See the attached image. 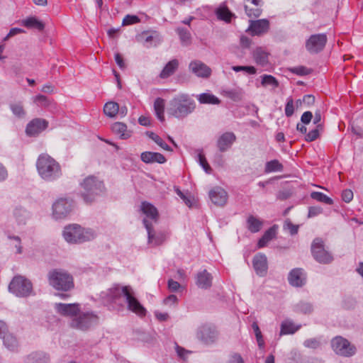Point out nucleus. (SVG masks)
Here are the masks:
<instances>
[{
	"instance_id": "f257e3e1",
	"label": "nucleus",
	"mask_w": 363,
	"mask_h": 363,
	"mask_svg": "<svg viewBox=\"0 0 363 363\" xmlns=\"http://www.w3.org/2000/svg\"><path fill=\"white\" fill-rule=\"evenodd\" d=\"M122 297L125 298L127 308L130 311L140 317L146 315V309L138 300L135 291L130 286L114 284L99 294V298L103 304L111 306L118 311L124 309Z\"/></svg>"
},
{
	"instance_id": "f03ea898",
	"label": "nucleus",
	"mask_w": 363,
	"mask_h": 363,
	"mask_svg": "<svg viewBox=\"0 0 363 363\" xmlns=\"http://www.w3.org/2000/svg\"><path fill=\"white\" fill-rule=\"evenodd\" d=\"M196 109L195 101L187 94H179L169 102L167 113L179 120L186 118Z\"/></svg>"
},
{
	"instance_id": "7ed1b4c3",
	"label": "nucleus",
	"mask_w": 363,
	"mask_h": 363,
	"mask_svg": "<svg viewBox=\"0 0 363 363\" xmlns=\"http://www.w3.org/2000/svg\"><path fill=\"white\" fill-rule=\"evenodd\" d=\"M36 167L40 177L47 182L55 181L62 175L60 164L48 154L39 155Z\"/></svg>"
},
{
	"instance_id": "20e7f679",
	"label": "nucleus",
	"mask_w": 363,
	"mask_h": 363,
	"mask_svg": "<svg viewBox=\"0 0 363 363\" xmlns=\"http://www.w3.org/2000/svg\"><path fill=\"white\" fill-rule=\"evenodd\" d=\"M63 238L72 244H79L94 240L96 233L90 228H84L77 224H72L65 227Z\"/></svg>"
},
{
	"instance_id": "39448f33",
	"label": "nucleus",
	"mask_w": 363,
	"mask_h": 363,
	"mask_svg": "<svg viewBox=\"0 0 363 363\" xmlns=\"http://www.w3.org/2000/svg\"><path fill=\"white\" fill-rule=\"evenodd\" d=\"M80 185L83 189L81 191V196L84 202L87 203L92 202L96 196L99 195L104 191V183L94 176L85 178Z\"/></svg>"
},
{
	"instance_id": "423d86ee",
	"label": "nucleus",
	"mask_w": 363,
	"mask_h": 363,
	"mask_svg": "<svg viewBox=\"0 0 363 363\" xmlns=\"http://www.w3.org/2000/svg\"><path fill=\"white\" fill-rule=\"evenodd\" d=\"M50 286L57 290L67 291L74 288L73 277L62 269H54L48 273Z\"/></svg>"
},
{
	"instance_id": "0eeeda50",
	"label": "nucleus",
	"mask_w": 363,
	"mask_h": 363,
	"mask_svg": "<svg viewBox=\"0 0 363 363\" xmlns=\"http://www.w3.org/2000/svg\"><path fill=\"white\" fill-rule=\"evenodd\" d=\"M9 290L18 297H28L33 293V284L25 277L16 275L10 282Z\"/></svg>"
},
{
	"instance_id": "6e6552de",
	"label": "nucleus",
	"mask_w": 363,
	"mask_h": 363,
	"mask_svg": "<svg viewBox=\"0 0 363 363\" xmlns=\"http://www.w3.org/2000/svg\"><path fill=\"white\" fill-rule=\"evenodd\" d=\"M98 316L92 312L79 313L72 318L70 326L73 328L86 330L98 323Z\"/></svg>"
},
{
	"instance_id": "1a4fd4ad",
	"label": "nucleus",
	"mask_w": 363,
	"mask_h": 363,
	"mask_svg": "<svg viewBox=\"0 0 363 363\" xmlns=\"http://www.w3.org/2000/svg\"><path fill=\"white\" fill-rule=\"evenodd\" d=\"M311 252L314 259L320 264H329L333 259L332 255L325 249L323 240L319 238L313 240Z\"/></svg>"
},
{
	"instance_id": "9d476101",
	"label": "nucleus",
	"mask_w": 363,
	"mask_h": 363,
	"mask_svg": "<svg viewBox=\"0 0 363 363\" xmlns=\"http://www.w3.org/2000/svg\"><path fill=\"white\" fill-rule=\"evenodd\" d=\"M331 345L335 352L341 356L350 357L356 352V347L341 336L334 337L331 341Z\"/></svg>"
},
{
	"instance_id": "9b49d317",
	"label": "nucleus",
	"mask_w": 363,
	"mask_h": 363,
	"mask_svg": "<svg viewBox=\"0 0 363 363\" xmlns=\"http://www.w3.org/2000/svg\"><path fill=\"white\" fill-rule=\"evenodd\" d=\"M327 41V36L324 33L311 35L306 41V49L311 54L318 53L324 49Z\"/></svg>"
},
{
	"instance_id": "f8f14e48",
	"label": "nucleus",
	"mask_w": 363,
	"mask_h": 363,
	"mask_svg": "<svg viewBox=\"0 0 363 363\" xmlns=\"http://www.w3.org/2000/svg\"><path fill=\"white\" fill-rule=\"evenodd\" d=\"M143 224L147 232V242L152 246H158L162 245L167 238V233L165 232H156L152 223L147 219H143Z\"/></svg>"
},
{
	"instance_id": "ddd939ff",
	"label": "nucleus",
	"mask_w": 363,
	"mask_h": 363,
	"mask_svg": "<svg viewBox=\"0 0 363 363\" xmlns=\"http://www.w3.org/2000/svg\"><path fill=\"white\" fill-rule=\"evenodd\" d=\"M72 208V201L60 199L52 205V215L55 219H62L67 216Z\"/></svg>"
},
{
	"instance_id": "4468645a",
	"label": "nucleus",
	"mask_w": 363,
	"mask_h": 363,
	"mask_svg": "<svg viewBox=\"0 0 363 363\" xmlns=\"http://www.w3.org/2000/svg\"><path fill=\"white\" fill-rule=\"evenodd\" d=\"M56 312L63 316L75 318L80 312V305L79 303H62L55 304Z\"/></svg>"
},
{
	"instance_id": "2eb2a0df",
	"label": "nucleus",
	"mask_w": 363,
	"mask_h": 363,
	"mask_svg": "<svg viewBox=\"0 0 363 363\" xmlns=\"http://www.w3.org/2000/svg\"><path fill=\"white\" fill-rule=\"evenodd\" d=\"M218 337V332L215 327L211 325H203L197 332V337L205 344H211L216 341Z\"/></svg>"
},
{
	"instance_id": "dca6fc26",
	"label": "nucleus",
	"mask_w": 363,
	"mask_h": 363,
	"mask_svg": "<svg viewBox=\"0 0 363 363\" xmlns=\"http://www.w3.org/2000/svg\"><path fill=\"white\" fill-rule=\"evenodd\" d=\"M250 26L247 29L252 35H261L268 32L269 21L263 18L256 21L250 20Z\"/></svg>"
},
{
	"instance_id": "f3484780",
	"label": "nucleus",
	"mask_w": 363,
	"mask_h": 363,
	"mask_svg": "<svg viewBox=\"0 0 363 363\" xmlns=\"http://www.w3.org/2000/svg\"><path fill=\"white\" fill-rule=\"evenodd\" d=\"M48 126V122L45 119L34 118L28 123L26 133L28 136H36L45 130Z\"/></svg>"
},
{
	"instance_id": "a211bd4d",
	"label": "nucleus",
	"mask_w": 363,
	"mask_h": 363,
	"mask_svg": "<svg viewBox=\"0 0 363 363\" xmlns=\"http://www.w3.org/2000/svg\"><path fill=\"white\" fill-rule=\"evenodd\" d=\"M189 69L198 77L208 78L211 74V68L200 60L191 61L189 65Z\"/></svg>"
},
{
	"instance_id": "6ab92c4d",
	"label": "nucleus",
	"mask_w": 363,
	"mask_h": 363,
	"mask_svg": "<svg viewBox=\"0 0 363 363\" xmlns=\"http://www.w3.org/2000/svg\"><path fill=\"white\" fill-rule=\"evenodd\" d=\"M288 280L291 286L301 287L305 284L306 276L303 269L296 268L289 272Z\"/></svg>"
},
{
	"instance_id": "aec40b11",
	"label": "nucleus",
	"mask_w": 363,
	"mask_h": 363,
	"mask_svg": "<svg viewBox=\"0 0 363 363\" xmlns=\"http://www.w3.org/2000/svg\"><path fill=\"white\" fill-rule=\"evenodd\" d=\"M140 210L146 216L145 219H147L150 223H156L159 219V213L157 209L150 203L143 201L140 206Z\"/></svg>"
},
{
	"instance_id": "412c9836",
	"label": "nucleus",
	"mask_w": 363,
	"mask_h": 363,
	"mask_svg": "<svg viewBox=\"0 0 363 363\" xmlns=\"http://www.w3.org/2000/svg\"><path fill=\"white\" fill-rule=\"evenodd\" d=\"M211 201L217 206H224L228 199L227 192L220 187H215L209 192Z\"/></svg>"
},
{
	"instance_id": "4be33fe9",
	"label": "nucleus",
	"mask_w": 363,
	"mask_h": 363,
	"mask_svg": "<svg viewBox=\"0 0 363 363\" xmlns=\"http://www.w3.org/2000/svg\"><path fill=\"white\" fill-rule=\"evenodd\" d=\"M141 160L145 164H164L167 162L165 157L160 152L145 151L140 155Z\"/></svg>"
},
{
	"instance_id": "5701e85b",
	"label": "nucleus",
	"mask_w": 363,
	"mask_h": 363,
	"mask_svg": "<svg viewBox=\"0 0 363 363\" xmlns=\"http://www.w3.org/2000/svg\"><path fill=\"white\" fill-rule=\"evenodd\" d=\"M236 137L233 133L226 132L222 134L217 140V147L220 152L228 150L235 142Z\"/></svg>"
},
{
	"instance_id": "b1692460",
	"label": "nucleus",
	"mask_w": 363,
	"mask_h": 363,
	"mask_svg": "<svg viewBox=\"0 0 363 363\" xmlns=\"http://www.w3.org/2000/svg\"><path fill=\"white\" fill-rule=\"evenodd\" d=\"M253 267L258 275L263 276L267 270V257L263 254H258L253 258Z\"/></svg>"
},
{
	"instance_id": "393cba45",
	"label": "nucleus",
	"mask_w": 363,
	"mask_h": 363,
	"mask_svg": "<svg viewBox=\"0 0 363 363\" xmlns=\"http://www.w3.org/2000/svg\"><path fill=\"white\" fill-rule=\"evenodd\" d=\"M212 276L206 269L200 272L196 276V285L203 289L210 288L212 285Z\"/></svg>"
},
{
	"instance_id": "a878e982",
	"label": "nucleus",
	"mask_w": 363,
	"mask_h": 363,
	"mask_svg": "<svg viewBox=\"0 0 363 363\" xmlns=\"http://www.w3.org/2000/svg\"><path fill=\"white\" fill-rule=\"evenodd\" d=\"M269 52L263 48L258 47L253 50L252 56L255 62L261 66H265L269 62Z\"/></svg>"
},
{
	"instance_id": "bb28decb",
	"label": "nucleus",
	"mask_w": 363,
	"mask_h": 363,
	"mask_svg": "<svg viewBox=\"0 0 363 363\" xmlns=\"http://www.w3.org/2000/svg\"><path fill=\"white\" fill-rule=\"evenodd\" d=\"M111 130L121 139H128L131 136V133L127 130L126 125L121 122L114 123L111 126Z\"/></svg>"
},
{
	"instance_id": "cd10ccee",
	"label": "nucleus",
	"mask_w": 363,
	"mask_h": 363,
	"mask_svg": "<svg viewBox=\"0 0 363 363\" xmlns=\"http://www.w3.org/2000/svg\"><path fill=\"white\" fill-rule=\"evenodd\" d=\"M262 5L263 3L258 2L257 4H248V5H244L245 11L247 14V16L250 18H257L259 17L262 12Z\"/></svg>"
},
{
	"instance_id": "c85d7f7f",
	"label": "nucleus",
	"mask_w": 363,
	"mask_h": 363,
	"mask_svg": "<svg viewBox=\"0 0 363 363\" xmlns=\"http://www.w3.org/2000/svg\"><path fill=\"white\" fill-rule=\"evenodd\" d=\"M277 234V227L275 225L269 228L259 240L257 243L258 248H262L265 247L267 243L271 241Z\"/></svg>"
},
{
	"instance_id": "c756f323",
	"label": "nucleus",
	"mask_w": 363,
	"mask_h": 363,
	"mask_svg": "<svg viewBox=\"0 0 363 363\" xmlns=\"http://www.w3.org/2000/svg\"><path fill=\"white\" fill-rule=\"evenodd\" d=\"M179 66V61L176 59L170 60L162 70L160 77L165 79L172 75L177 69Z\"/></svg>"
},
{
	"instance_id": "7c9ffc66",
	"label": "nucleus",
	"mask_w": 363,
	"mask_h": 363,
	"mask_svg": "<svg viewBox=\"0 0 363 363\" xmlns=\"http://www.w3.org/2000/svg\"><path fill=\"white\" fill-rule=\"evenodd\" d=\"M196 97L199 102L202 104H219L220 103V100L211 93H203Z\"/></svg>"
},
{
	"instance_id": "2f4dec72",
	"label": "nucleus",
	"mask_w": 363,
	"mask_h": 363,
	"mask_svg": "<svg viewBox=\"0 0 363 363\" xmlns=\"http://www.w3.org/2000/svg\"><path fill=\"white\" fill-rule=\"evenodd\" d=\"M247 228L251 233L259 232L263 225V222L257 217L251 215L247 219Z\"/></svg>"
},
{
	"instance_id": "473e14b6",
	"label": "nucleus",
	"mask_w": 363,
	"mask_h": 363,
	"mask_svg": "<svg viewBox=\"0 0 363 363\" xmlns=\"http://www.w3.org/2000/svg\"><path fill=\"white\" fill-rule=\"evenodd\" d=\"M301 328V325H296L291 320H286L281 325V335L294 334Z\"/></svg>"
},
{
	"instance_id": "72a5a7b5",
	"label": "nucleus",
	"mask_w": 363,
	"mask_h": 363,
	"mask_svg": "<svg viewBox=\"0 0 363 363\" xmlns=\"http://www.w3.org/2000/svg\"><path fill=\"white\" fill-rule=\"evenodd\" d=\"M27 363H48L49 358L41 352H35L30 354L26 359Z\"/></svg>"
},
{
	"instance_id": "f704fd0d",
	"label": "nucleus",
	"mask_w": 363,
	"mask_h": 363,
	"mask_svg": "<svg viewBox=\"0 0 363 363\" xmlns=\"http://www.w3.org/2000/svg\"><path fill=\"white\" fill-rule=\"evenodd\" d=\"M33 103L38 107L41 108H49L55 104L54 101L50 99L48 97L38 94L35 96L33 97Z\"/></svg>"
},
{
	"instance_id": "c9c22d12",
	"label": "nucleus",
	"mask_w": 363,
	"mask_h": 363,
	"mask_svg": "<svg viewBox=\"0 0 363 363\" xmlns=\"http://www.w3.org/2000/svg\"><path fill=\"white\" fill-rule=\"evenodd\" d=\"M154 110L157 118L161 121H164V100L162 98H157L154 102Z\"/></svg>"
},
{
	"instance_id": "e433bc0d",
	"label": "nucleus",
	"mask_w": 363,
	"mask_h": 363,
	"mask_svg": "<svg viewBox=\"0 0 363 363\" xmlns=\"http://www.w3.org/2000/svg\"><path fill=\"white\" fill-rule=\"evenodd\" d=\"M146 135L152 140L156 144H157L162 149L172 152V149L169 145H168L162 138H160L158 135L153 132L147 131L146 132Z\"/></svg>"
},
{
	"instance_id": "4c0bfd02",
	"label": "nucleus",
	"mask_w": 363,
	"mask_h": 363,
	"mask_svg": "<svg viewBox=\"0 0 363 363\" xmlns=\"http://www.w3.org/2000/svg\"><path fill=\"white\" fill-rule=\"evenodd\" d=\"M23 25L28 28H35L40 31L44 29V24L35 17L28 18L23 21Z\"/></svg>"
},
{
	"instance_id": "58836bf2",
	"label": "nucleus",
	"mask_w": 363,
	"mask_h": 363,
	"mask_svg": "<svg viewBox=\"0 0 363 363\" xmlns=\"http://www.w3.org/2000/svg\"><path fill=\"white\" fill-rule=\"evenodd\" d=\"M118 111L119 106L116 102L109 101L104 105V112L107 116L110 118L116 116Z\"/></svg>"
},
{
	"instance_id": "ea45409f",
	"label": "nucleus",
	"mask_w": 363,
	"mask_h": 363,
	"mask_svg": "<svg viewBox=\"0 0 363 363\" xmlns=\"http://www.w3.org/2000/svg\"><path fill=\"white\" fill-rule=\"evenodd\" d=\"M156 35H157L156 32L150 34L149 32L145 31L138 36V40L143 43L146 47H150L152 45Z\"/></svg>"
},
{
	"instance_id": "a19ab883",
	"label": "nucleus",
	"mask_w": 363,
	"mask_h": 363,
	"mask_svg": "<svg viewBox=\"0 0 363 363\" xmlns=\"http://www.w3.org/2000/svg\"><path fill=\"white\" fill-rule=\"evenodd\" d=\"M5 347L11 351H14L18 346V340L12 334H8L2 338Z\"/></svg>"
},
{
	"instance_id": "79ce46f5",
	"label": "nucleus",
	"mask_w": 363,
	"mask_h": 363,
	"mask_svg": "<svg viewBox=\"0 0 363 363\" xmlns=\"http://www.w3.org/2000/svg\"><path fill=\"white\" fill-rule=\"evenodd\" d=\"M283 169L284 167L282 164H281L277 160H273L266 163L264 172L266 173L281 172Z\"/></svg>"
},
{
	"instance_id": "37998d69",
	"label": "nucleus",
	"mask_w": 363,
	"mask_h": 363,
	"mask_svg": "<svg viewBox=\"0 0 363 363\" xmlns=\"http://www.w3.org/2000/svg\"><path fill=\"white\" fill-rule=\"evenodd\" d=\"M216 15L218 19L225 21L226 22L230 21L233 13L229 11L227 7H220L216 11Z\"/></svg>"
},
{
	"instance_id": "c03bdc74",
	"label": "nucleus",
	"mask_w": 363,
	"mask_h": 363,
	"mask_svg": "<svg viewBox=\"0 0 363 363\" xmlns=\"http://www.w3.org/2000/svg\"><path fill=\"white\" fill-rule=\"evenodd\" d=\"M27 211L22 208H16L13 211V216L19 224H24L28 218Z\"/></svg>"
},
{
	"instance_id": "a18cd8bd",
	"label": "nucleus",
	"mask_w": 363,
	"mask_h": 363,
	"mask_svg": "<svg viewBox=\"0 0 363 363\" xmlns=\"http://www.w3.org/2000/svg\"><path fill=\"white\" fill-rule=\"evenodd\" d=\"M311 199L326 204H333V200L322 192L313 191L311 194Z\"/></svg>"
},
{
	"instance_id": "49530a36",
	"label": "nucleus",
	"mask_w": 363,
	"mask_h": 363,
	"mask_svg": "<svg viewBox=\"0 0 363 363\" xmlns=\"http://www.w3.org/2000/svg\"><path fill=\"white\" fill-rule=\"evenodd\" d=\"M10 108L12 113L18 118H23L26 116V111L21 103L11 104Z\"/></svg>"
},
{
	"instance_id": "de8ad7c7",
	"label": "nucleus",
	"mask_w": 363,
	"mask_h": 363,
	"mask_svg": "<svg viewBox=\"0 0 363 363\" xmlns=\"http://www.w3.org/2000/svg\"><path fill=\"white\" fill-rule=\"evenodd\" d=\"M223 95L234 101H238L242 99V92L238 89H228L223 91Z\"/></svg>"
},
{
	"instance_id": "09e8293b",
	"label": "nucleus",
	"mask_w": 363,
	"mask_h": 363,
	"mask_svg": "<svg viewBox=\"0 0 363 363\" xmlns=\"http://www.w3.org/2000/svg\"><path fill=\"white\" fill-rule=\"evenodd\" d=\"M177 32L179 38L183 44L187 45L191 40V34L187 29L183 28H178Z\"/></svg>"
},
{
	"instance_id": "8fccbe9b",
	"label": "nucleus",
	"mask_w": 363,
	"mask_h": 363,
	"mask_svg": "<svg viewBox=\"0 0 363 363\" xmlns=\"http://www.w3.org/2000/svg\"><path fill=\"white\" fill-rule=\"evenodd\" d=\"M296 311L304 314H308L313 311V306L310 303L301 301L296 306Z\"/></svg>"
},
{
	"instance_id": "3c124183",
	"label": "nucleus",
	"mask_w": 363,
	"mask_h": 363,
	"mask_svg": "<svg viewBox=\"0 0 363 363\" xmlns=\"http://www.w3.org/2000/svg\"><path fill=\"white\" fill-rule=\"evenodd\" d=\"M262 84L263 86H272L277 88L279 86L278 81L272 75H264L262 79Z\"/></svg>"
},
{
	"instance_id": "603ef678",
	"label": "nucleus",
	"mask_w": 363,
	"mask_h": 363,
	"mask_svg": "<svg viewBox=\"0 0 363 363\" xmlns=\"http://www.w3.org/2000/svg\"><path fill=\"white\" fill-rule=\"evenodd\" d=\"M252 328L255 332L256 339L257 341L258 346L262 348L264 345V342L262 338V333L259 330V328L256 322H254L252 325Z\"/></svg>"
},
{
	"instance_id": "864d4df0",
	"label": "nucleus",
	"mask_w": 363,
	"mask_h": 363,
	"mask_svg": "<svg viewBox=\"0 0 363 363\" xmlns=\"http://www.w3.org/2000/svg\"><path fill=\"white\" fill-rule=\"evenodd\" d=\"M303 345L308 348L317 349L320 347L321 342L319 338H310L303 342Z\"/></svg>"
},
{
	"instance_id": "5fc2aeb1",
	"label": "nucleus",
	"mask_w": 363,
	"mask_h": 363,
	"mask_svg": "<svg viewBox=\"0 0 363 363\" xmlns=\"http://www.w3.org/2000/svg\"><path fill=\"white\" fill-rule=\"evenodd\" d=\"M198 161L200 164V165L203 167V169L205 170L206 173H211V168L209 166L205 155H203L201 152L198 154Z\"/></svg>"
},
{
	"instance_id": "6e6d98bb",
	"label": "nucleus",
	"mask_w": 363,
	"mask_h": 363,
	"mask_svg": "<svg viewBox=\"0 0 363 363\" xmlns=\"http://www.w3.org/2000/svg\"><path fill=\"white\" fill-rule=\"evenodd\" d=\"M232 69L236 72L245 71L250 74H255L256 73V69L252 66H233Z\"/></svg>"
},
{
	"instance_id": "4d7b16f0",
	"label": "nucleus",
	"mask_w": 363,
	"mask_h": 363,
	"mask_svg": "<svg viewBox=\"0 0 363 363\" xmlns=\"http://www.w3.org/2000/svg\"><path fill=\"white\" fill-rule=\"evenodd\" d=\"M290 71L292 73L296 74L297 75H300V76L307 75L310 73L309 69L303 66H298V67H295L291 68Z\"/></svg>"
},
{
	"instance_id": "13d9d810",
	"label": "nucleus",
	"mask_w": 363,
	"mask_h": 363,
	"mask_svg": "<svg viewBox=\"0 0 363 363\" xmlns=\"http://www.w3.org/2000/svg\"><path fill=\"white\" fill-rule=\"evenodd\" d=\"M294 101L291 97L287 99V102L285 106V114L287 117H290L294 114Z\"/></svg>"
},
{
	"instance_id": "bf43d9fd",
	"label": "nucleus",
	"mask_w": 363,
	"mask_h": 363,
	"mask_svg": "<svg viewBox=\"0 0 363 363\" xmlns=\"http://www.w3.org/2000/svg\"><path fill=\"white\" fill-rule=\"evenodd\" d=\"M284 228L289 230L291 235H296L298 233V225H294L291 220H287L284 223Z\"/></svg>"
},
{
	"instance_id": "052dcab7",
	"label": "nucleus",
	"mask_w": 363,
	"mask_h": 363,
	"mask_svg": "<svg viewBox=\"0 0 363 363\" xmlns=\"http://www.w3.org/2000/svg\"><path fill=\"white\" fill-rule=\"evenodd\" d=\"M139 22V18L136 16L127 15L123 20V25H130Z\"/></svg>"
},
{
	"instance_id": "680f3d73",
	"label": "nucleus",
	"mask_w": 363,
	"mask_h": 363,
	"mask_svg": "<svg viewBox=\"0 0 363 363\" xmlns=\"http://www.w3.org/2000/svg\"><path fill=\"white\" fill-rule=\"evenodd\" d=\"M319 136V131L317 128L311 130L306 136V140L312 142L316 140Z\"/></svg>"
},
{
	"instance_id": "e2e57ef3",
	"label": "nucleus",
	"mask_w": 363,
	"mask_h": 363,
	"mask_svg": "<svg viewBox=\"0 0 363 363\" xmlns=\"http://www.w3.org/2000/svg\"><path fill=\"white\" fill-rule=\"evenodd\" d=\"M342 199L346 202H350L353 199V192L350 189H345L342 193Z\"/></svg>"
},
{
	"instance_id": "0e129e2a",
	"label": "nucleus",
	"mask_w": 363,
	"mask_h": 363,
	"mask_svg": "<svg viewBox=\"0 0 363 363\" xmlns=\"http://www.w3.org/2000/svg\"><path fill=\"white\" fill-rule=\"evenodd\" d=\"M181 285L179 282L174 281L172 279H169L168 281V288L172 292L178 291L181 288Z\"/></svg>"
},
{
	"instance_id": "69168bd1",
	"label": "nucleus",
	"mask_w": 363,
	"mask_h": 363,
	"mask_svg": "<svg viewBox=\"0 0 363 363\" xmlns=\"http://www.w3.org/2000/svg\"><path fill=\"white\" fill-rule=\"evenodd\" d=\"M323 212V209L320 207L318 206H312L310 207L308 209V217H314L319 214H320Z\"/></svg>"
},
{
	"instance_id": "338daca9",
	"label": "nucleus",
	"mask_w": 363,
	"mask_h": 363,
	"mask_svg": "<svg viewBox=\"0 0 363 363\" xmlns=\"http://www.w3.org/2000/svg\"><path fill=\"white\" fill-rule=\"evenodd\" d=\"M313 118V114L311 111L304 112L301 118V121L303 124H308Z\"/></svg>"
},
{
	"instance_id": "774afa93",
	"label": "nucleus",
	"mask_w": 363,
	"mask_h": 363,
	"mask_svg": "<svg viewBox=\"0 0 363 363\" xmlns=\"http://www.w3.org/2000/svg\"><path fill=\"white\" fill-rule=\"evenodd\" d=\"M228 363H244L242 357L237 353L232 354Z\"/></svg>"
}]
</instances>
